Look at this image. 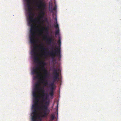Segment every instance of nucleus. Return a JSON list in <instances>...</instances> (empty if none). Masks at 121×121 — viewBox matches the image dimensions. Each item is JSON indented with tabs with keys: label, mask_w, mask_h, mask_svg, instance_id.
Listing matches in <instances>:
<instances>
[{
	"label": "nucleus",
	"mask_w": 121,
	"mask_h": 121,
	"mask_svg": "<svg viewBox=\"0 0 121 121\" xmlns=\"http://www.w3.org/2000/svg\"><path fill=\"white\" fill-rule=\"evenodd\" d=\"M34 61H35L39 60V59L38 56H34Z\"/></svg>",
	"instance_id": "nucleus-19"
},
{
	"label": "nucleus",
	"mask_w": 121,
	"mask_h": 121,
	"mask_svg": "<svg viewBox=\"0 0 121 121\" xmlns=\"http://www.w3.org/2000/svg\"><path fill=\"white\" fill-rule=\"evenodd\" d=\"M49 101L46 102L45 104H42L40 106L37 107V105L34 104L32 105V108H35L33 111L32 116V121H37V110L42 111L41 117H46L49 113L50 110L48 108L49 105Z\"/></svg>",
	"instance_id": "nucleus-1"
},
{
	"label": "nucleus",
	"mask_w": 121,
	"mask_h": 121,
	"mask_svg": "<svg viewBox=\"0 0 121 121\" xmlns=\"http://www.w3.org/2000/svg\"><path fill=\"white\" fill-rule=\"evenodd\" d=\"M36 1L37 4L40 6L41 8V10L40 13V14L39 17V19L40 20H42L43 21V19L45 14L44 11L46 7V4L45 3H43L41 0H36Z\"/></svg>",
	"instance_id": "nucleus-5"
},
{
	"label": "nucleus",
	"mask_w": 121,
	"mask_h": 121,
	"mask_svg": "<svg viewBox=\"0 0 121 121\" xmlns=\"http://www.w3.org/2000/svg\"><path fill=\"white\" fill-rule=\"evenodd\" d=\"M33 95L34 98L33 99L34 104L37 105L39 102L38 100L39 96L37 95V93L35 91H33Z\"/></svg>",
	"instance_id": "nucleus-10"
},
{
	"label": "nucleus",
	"mask_w": 121,
	"mask_h": 121,
	"mask_svg": "<svg viewBox=\"0 0 121 121\" xmlns=\"http://www.w3.org/2000/svg\"><path fill=\"white\" fill-rule=\"evenodd\" d=\"M46 39L48 44L50 45L51 43L54 44V39H52V35L49 38L47 39Z\"/></svg>",
	"instance_id": "nucleus-13"
},
{
	"label": "nucleus",
	"mask_w": 121,
	"mask_h": 121,
	"mask_svg": "<svg viewBox=\"0 0 121 121\" xmlns=\"http://www.w3.org/2000/svg\"><path fill=\"white\" fill-rule=\"evenodd\" d=\"M40 49L42 50L43 51H45L47 50V49L45 48L43 45H40L39 46Z\"/></svg>",
	"instance_id": "nucleus-17"
},
{
	"label": "nucleus",
	"mask_w": 121,
	"mask_h": 121,
	"mask_svg": "<svg viewBox=\"0 0 121 121\" xmlns=\"http://www.w3.org/2000/svg\"><path fill=\"white\" fill-rule=\"evenodd\" d=\"M51 82L49 85L50 86V91L49 93V95L51 96H53L54 94V89L55 85L54 83L55 81L56 80H54Z\"/></svg>",
	"instance_id": "nucleus-9"
},
{
	"label": "nucleus",
	"mask_w": 121,
	"mask_h": 121,
	"mask_svg": "<svg viewBox=\"0 0 121 121\" xmlns=\"http://www.w3.org/2000/svg\"><path fill=\"white\" fill-rule=\"evenodd\" d=\"M40 82L39 81L38 82L35 84L34 89V91H35L37 93V90L40 88V87H41L40 86Z\"/></svg>",
	"instance_id": "nucleus-12"
},
{
	"label": "nucleus",
	"mask_w": 121,
	"mask_h": 121,
	"mask_svg": "<svg viewBox=\"0 0 121 121\" xmlns=\"http://www.w3.org/2000/svg\"><path fill=\"white\" fill-rule=\"evenodd\" d=\"M36 19H35L34 21L31 24L29 23V20H28V24L30 26L31 28L30 30V42L31 44H34L35 43V39L36 33L35 32V26H34L33 24L35 23Z\"/></svg>",
	"instance_id": "nucleus-3"
},
{
	"label": "nucleus",
	"mask_w": 121,
	"mask_h": 121,
	"mask_svg": "<svg viewBox=\"0 0 121 121\" xmlns=\"http://www.w3.org/2000/svg\"><path fill=\"white\" fill-rule=\"evenodd\" d=\"M54 116L53 115H52L51 116V118L52 119V120H53L54 119Z\"/></svg>",
	"instance_id": "nucleus-20"
},
{
	"label": "nucleus",
	"mask_w": 121,
	"mask_h": 121,
	"mask_svg": "<svg viewBox=\"0 0 121 121\" xmlns=\"http://www.w3.org/2000/svg\"><path fill=\"white\" fill-rule=\"evenodd\" d=\"M40 35H41V34H40Z\"/></svg>",
	"instance_id": "nucleus-24"
},
{
	"label": "nucleus",
	"mask_w": 121,
	"mask_h": 121,
	"mask_svg": "<svg viewBox=\"0 0 121 121\" xmlns=\"http://www.w3.org/2000/svg\"><path fill=\"white\" fill-rule=\"evenodd\" d=\"M37 48V46H34V47L33 49L31 51V52L32 53V55L34 56H37V52L36 51V50Z\"/></svg>",
	"instance_id": "nucleus-14"
},
{
	"label": "nucleus",
	"mask_w": 121,
	"mask_h": 121,
	"mask_svg": "<svg viewBox=\"0 0 121 121\" xmlns=\"http://www.w3.org/2000/svg\"><path fill=\"white\" fill-rule=\"evenodd\" d=\"M38 66L39 68H41L42 70H43V74L44 75L45 70H47L45 68V66L46 65V63L43 61H40L37 62V63Z\"/></svg>",
	"instance_id": "nucleus-8"
},
{
	"label": "nucleus",
	"mask_w": 121,
	"mask_h": 121,
	"mask_svg": "<svg viewBox=\"0 0 121 121\" xmlns=\"http://www.w3.org/2000/svg\"><path fill=\"white\" fill-rule=\"evenodd\" d=\"M56 69L55 68V67H54V66L52 68V71H53V70H54L55 69Z\"/></svg>",
	"instance_id": "nucleus-22"
},
{
	"label": "nucleus",
	"mask_w": 121,
	"mask_h": 121,
	"mask_svg": "<svg viewBox=\"0 0 121 121\" xmlns=\"http://www.w3.org/2000/svg\"><path fill=\"white\" fill-rule=\"evenodd\" d=\"M43 29L44 30L46 34V35H45L44 37V39H46L47 38V36L48 35V29L47 27L43 28Z\"/></svg>",
	"instance_id": "nucleus-15"
},
{
	"label": "nucleus",
	"mask_w": 121,
	"mask_h": 121,
	"mask_svg": "<svg viewBox=\"0 0 121 121\" xmlns=\"http://www.w3.org/2000/svg\"><path fill=\"white\" fill-rule=\"evenodd\" d=\"M53 45L52 46V47L51 48L52 50L51 51H48L46 54L47 55L49 56L52 57V60H53L55 56H56L57 57L60 58L61 56L60 55V49L58 48H57V50L54 51L53 50Z\"/></svg>",
	"instance_id": "nucleus-4"
},
{
	"label": "nucleus",
	"mask_w": 121,
	"mask_h": 121,
	"mask_svg": "<svg viewBox=\"0 0 121 121\" xmlns=\"http://www.w3.org/2000/svg\"><path fill=\"white\" fill-rule=\"evenodd\" d=\"M27 10L28 11V13H29V17L28 18V20H29V23L31 24L34 21V20H35L33 16L34 15V14L32 13V9L31 6H28Z\"/></svg>",
	"instance_id": "nucleus-7"
},
{
	"label": "nucleus",
	"mask_w": 121,
	"mask_h": 121,
	"mask_svg": "<svg viewBox=\"0 0 121 121\" xmlns=\"http://www.w3.org/2000/svg\"><path fill=\"white\" fill-rule=\"evenodd\" d=\"M57 69H56L53 71V78L54 80L59 79V73L57 72Z\"/></svg>",
	"instance_id": "nucleus-11"
},
{
	"label": "nucleus",
	"mask_w": 121,
	"mask_h": 121,
	"mask_svg": "<svg viewBox=\"0 0 121 121\" xmlns=\"http://www.w3.org/2000/svg\"><path fill=\"white\" fill-rule=\"evenodd\" d=\"M58 28V29L56 30L55 32V34L56 35H59V27L58 28Z\"/></svg>",
	"instance_id": "nucleus-18"
},
{
	"label": "nucleus",
	"mask_w": 121,
	"mask_h": 121,
	"mask_svg": "<svg viewBox=\"0 0 121 121\" xmlns=\"http://www.w3.org/2000/svg\"><path fill=\"white\" fill-rule=\"evenodd\" d=\"M37 93L40 92L41 93V97L42 98L41 100L42 102L44 101L45 100L47 99L48 98V95L47 93H45V91L43 87H40L37 91Z\"/></svg>",
	"instance_id": "nucleus-6"
},
{
	"label": "nucleus",
	"mask_w": 121,
	"mask_h": 121,
	"mask_svg": "<svg viewBox=\"0 0 121 121\" xmlns=\"http://www.w3.org/2000/svg\"><path fill=\"white\" fill-rule=\"evenodd\" d=\"M56 7H54L53 8V10H56Z\"/></svg>",
	"instance_id": "nucleus-23"
},
{
	"label": "nucleus",
	"mask_w": 121,
	"mask_h": 121,
	"mask_svg": "<svg viewBox=\"0 0 121 121\" xmlns=\"http://www.w3.org/2000/svg\"><path fill=\"white\" fill-rule=\"evenodd\" d=\"M58 43L59 44H60L61 43L60 40L59 38V40L58 41Z\"/></svg>",
	"instance_id": "nucleus-21"
},
{
	"label": "nucleus",
	"mask_w": 121,
	"mask_h": 121,
	"mask_svg": "<svg viewBox=\"0 0 121 121\" xmlns=\"http://www.w3.org/2000/svg\"><path fill=\"white\" fill-rule=\"evenodd\" d=\"M45 71L44 75L43 76L39 74V72L38 71L37 67L33 69L32 71V72L33 74H35L36 75V76L35 77V78L39 79L40 78H41L40 79H42L43 80L41 83L43 84L44 86H45L48 85V82L46 79L48 75V72L47 70L46 69L45 70Z\"/></svg>",
	"instance_id": "nucleus-2"
},
{
	"label": "nucleus",
	"mask_w": 121,
	"mask_h": 121,
	"mask_svg": "<svg viewBox=\"0 0 121 121\" xmlns=\"http://www.w3.org/2000/svg\"><path fill=\"white\" fill-rule=\"evenodd\" d=\"M55 23L54 24V26L56 28H57L58 27L59 25L57 23V19L56 18L55 20V22H54Z\"/></svg>",
	"instance_id": "nucleus-16"
}]
</instances>
